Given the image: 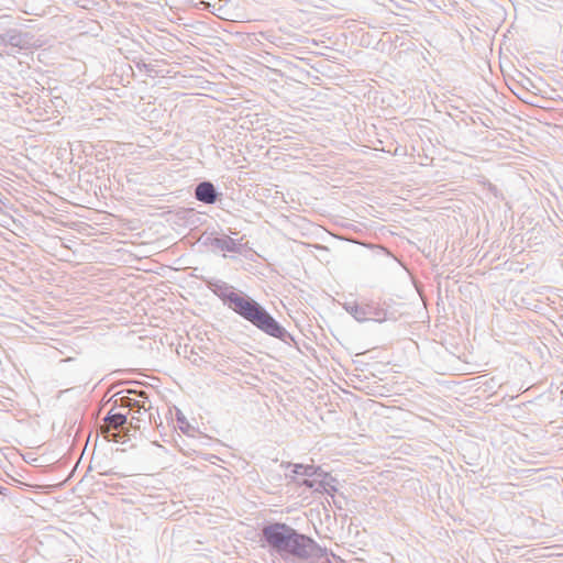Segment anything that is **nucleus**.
Here are the masks:
<instances>
[{
  "mask_svg": "<svg viewBox=\"0 0 563 563\" xmlns=\"http://www.w3.org/2000/svg\"><path fill=\"white\" fill-rule=\"evenodd\" d=\"M345 310L353 316L357 321L364 322L374 320L382 322L385 320L386 313L369 305H358L356 302H349L344 305Z\"/></svg>",
  "mask_w": 563,
  "mask_h": 563,
  "instance_id": "5",
  "label": "nucleus"
},
{
  "mask_svg": "<svg viewBox=\"0 0 563 563\" xmlns=\"http://www.w3.org/2000/svg\"><path fill=\"white\" fill-rule=\"evenodd\" d=\"M318 481H319L318 476H316V478H313V479H305L303 485H306L307 487L312 488L317 492Z\"/></svg>",
  "mask_w": 563,
  "mask_h": 563,
  "instance_id": "13",
  "label": "nucleus"
},
{
  "mask_svg": "<svg viewBox=\"0 0 563 563\" xmlns=\"http://www.w3.org/2000/svg\"><path fill=\"white\" fill-rule=\"evenodd\" d=\"M106 421L109 422L110 427L118 429L119 427L123 426L126 422V417L125 415L122 413H113L109 415Z\"/></svg>",
  "mask_w": 563,
  "mask_h": 563,
  "instance_id": "10",
  "label": "nucleus"
},
{
  "mask_svg": "<svg viewBox=\"0 0 563 563\" xmlns=\"http://www.w3.org/2000/svg\"><path fill=\"white\" fill-rule=\"evenodd\" d=\"M313 476L319 477L317 492H322V493H325L331 496L336 492V486H335L336 481L331 475L322 472L318 467V472Z\"/></svg>",
  "mask_w": 563,
  "mask_h": 563,
  "instance_id": "6",
  "label": "nucleus"
},
{
  "mask_svg": "<svg viewBox=\"0 0 563 563\" xmlns=\"http://www.w3.org/2000/svg\"><path fill=\"white\" fill-rule=\"evenodd\" d=\"M317 472H318V467H314L313 465L297 464V465H295V468H294L295 474H300V475H306V476H313L314 474H317Z\"/></svg>",
  "mask_w": 563,
  "mask_h": 563,
  "instance_id": "11",
  "label": "nucleus"
},
{
  "mask_svg": "<svg viewBox=\"0 0 563 563\" xmlns=\"http://www.w3.org/2000/svg\"><path fill=\"white\" fill-rule=\"evenodd\" d=\"M196 198L205 203H213L217 199V194L213 185L208 181L200 183L196 187Z\"/></svg>",
  "mask_w": 563,
  "mask_h": 563,
  "instance_id": "7",
  "label": "nucleus"
},
{
  "mask_svg": "<svg viewBox=\"0 0 563 563\" xmlns=\"http://www.w3.org/2000/svg\"><path fill=\"white\" fill-rule=\"evenodd\" d=\"M217 246L222 251L234 252L236 250L235 242L230 239L217 240Z\"/></svg>",
  "mask_w": 563,
  "mask_h": 563,
  "instance_id": "12",
  "label": "nucleus"
},
{
  "mask_svg": "<svg viewBox=\"0 0 563 563\" xmlns=\"http://www.w3.org/2000/svg\"><path fill=\"white\" fill-rule=\"evenodd\" d=\"M292 530L294 529L287 525L274 523L265 527L263 530V534L265 537V540L272 548H274L278 552H282L283 549H285V547L287 545V542L289 540V537L291 536Z\"/></svg>",
  "mask_w": 563,
  "mask_h": 563,
  "instance_id": "4",
  "label": "nucleus"
},
{
  "mask_svg": "<svg viewBox=\"0 0 563 563\" xmlns=\"http://www.w3.org/2000/svg\"><path fill=\"white\" fill-rule=\"evenodd\" d=\"M59 460V452L52 451L47 452L46 448H43V452L37 456V467H46Z\"/></svg>",
  "mask_w": 563,
  "mask_h": 563,
  "instance_id": "8",
  "label": "nucleus"
},
{
  "mask_svg": "<svg viewBox=\"0 0 563 563\" xmlns=\"http://www.w3.org/2000/svg\"><path fill=\"white\" fill-rule=\"evenodd\" d=\"M203 4L212 14L218 18L240 22L249 20V14L244 11L240 2H199Z\"/></svg>",
  "mask_w": 563,
  "mask_h": 563,
  "instance_id": "3",
  "label": "nucleus"
},
{
  "mask_svg": "<svg viewBox=\"0 0 563 563\" xmlns=\"http://www.w3.org/2000/svg\"><path fill=\"white\" fill-rule=\"evenodd\" d=\"M48 101L54 106V108H57L58 106H60L63 103V100L59 97H55V100H53L51 98V92L43 88L42 95L37 96V103L41 102L42 104H44L45 106L44 110L47 113L49 112V110H48L49 104H47Z\"/></svg>",
  "mask_w": 563,
  "mask_h": 563,
  "instance_id": "9",
  "label": "nucleus"
},
{
  "mask_svg": "<svg viewBox=\"0 0 563 563\" xmlns=\"http://www.w3.org/2000/svg\"><path fill=\"white\" fill-rule=\"evenodd\" d=\"M230 307L267 334L282 338L284 329L256 301L239 294L229 296Z\"/></svg>",
  "mask_w": 563,
  "mask_h": 563,
  "instance_id": "1",
  "label": "nucleus"
},
{
  "mask_svg": "<svg viewBox=\"0 0 563 563\" xmlns=\"http://www.w3.org/2000/svg\"><path fill=\"white\" fill-rule=\"evenodd\" d=\"M280 553L292 554L298 558L307 559L312 556H321L322 549L319 548L310 538L297 533L292 530L287 545Z\"/></svg>",
  "mask_w": 563,
  "mask_h": 563,
  "instance_id": "2",
  "label": "nucleus"
}]
</instances>
